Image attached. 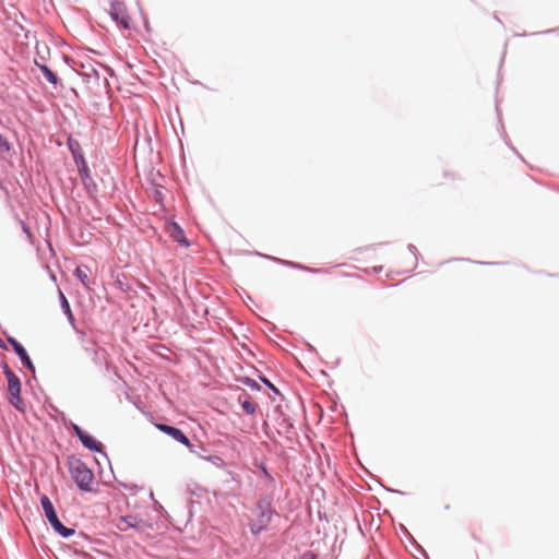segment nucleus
<instances>
[{"mask_svg":"<svg viewBox=\"0 0 559 559\" xmlns=\"http://www.w3.org/2000/svg\"><path fill=\"white\" fill-rule=\"evenodd\" d=\"M272 497L270 495H263L257 501V518L249 523V530L252 535L258 536L267 528L272 522L275 511L272 508Z\"/></svg>","mask_w":559,"mask_h":559,"instance_id":"obj_1","label":"nucleus"},{"mask_svg":"<svg viewBox=\"0 0 559 559\" xmlns=\"http://www.w3.org/2000/svg\"><path fill=\"white\" fill-rule=\"evenodd\" d=\"M69 471L80 490L84 492H92L94 490V474L82 460L71 459L69 461Z\"/></svg>","mask_w":559,"mask_h":559,"instance_id":"obj_2","label":"nucleus"},{"mask_svg":"<svg viewBox=\"0 0 559 559\" xmlns=\"http://www.w3.org/2000/svg\"><path fill=\"white\" fill-rule=\"evenodd\" d=\"M40 504L48 523L58 535H60L63 538H69L70 536L74 535L75 530L72 527L64 526L59 520L55 507L49 497H47L46 495L41 496Z\"/></svg>","mask_w":559,"mask_h":559,"instance_id":"obj_3","label":"nucleus"},{"mask_svg":"<svg viewBox=\"0 0 559 559\" xmlns=\"http://www.w3.org/2000/svg\"><path fill=\"white\" fill-rule=\"evenodd\" d=\"M8 381V402L19 412H26V404L21 397V380L20 378L13 373L7 377Z\"/></svg>","mask_w":559,"mask_h":559,"instance_id":"obj_4","label":"nucleus"},{"mask_svg":"<svg viewBox=\"0 0 559 559\" xmlns=\"http://www.w3.org/2000/svg\"><path fill=\"white\" fill-rule=\"evenodd\" d=\"M118 528L122 532H126L129 528L142 532L147 528H152V524L138 514H128L120 518Z\"/></svg>","mask_w":559,"mask_h":559,"instance_id":"obj_5","label":"nucleus"},{"mask_svg":"<svg viewBox=\"0 0 559 559\" xmlns=\"http://www.w3.org/2000/svg\"><path fill=\"white\" fill-rule=\"evenodd\" d=\"M109 15L114 22L124 29L130 28V17L123 2L115 0L110 3Z\"/></svg>","mask_w":559,"mask_h":559,"instance_id":"obj_6","label":"nucleus"},{"mask_svg":"<svg viewBox=\"0 0 559 559\" xmlns=\"http://www.w3.org/2000/svg\"><path fill=\"white\" fill-rule=\"evenodd\" d=\"M186 447L198 457L209 461L217 467H223L225 465V462L221 456L211 454L202 443L194 444L190 442V445Z\"/></svg>","mask_w":559,"mask_h":559,"instance_id":"obj_7","label":"nucleus"},{"mask_svg":"<svg viewBox=\"0 0 559 559\" xmlns=\"http://www.w3.org/2000/svg\"><path fill=\"white\" fill-rule=\"evenodd\" d=\"M156 427L158 428V430L171 437L177 442L183 445H190L189 438L185 435V432L181 429L166 424H158Z\"/></svg>","mask_w":559,"mask_h":559,"instance_id":"obj_8","label":"nucleus"},{"mask_svg":"<svg viewBox=\"0 0 559 559\" xmlns=\"http://www.w3.org/2000/svg\"><path fill=\"white\" fill-rule=\"evenodd\" d=\"M83 447L88 449L92 452L100 453L105 457H107L106 452L104 451V447L102 442L97 441L94 437L88 435L86 431L79 438Z\"/></svg>","mask_w":559,"mask_h":559,"instance_id":"obj_9","label":"nucleus"},{"mask_svg":"<svg viewBox=\"0 0 559 559\" xmlns=\"http://www.w3.org/2000/svg\"><path fill=\"white\" fill-rule=\"evenodd\" d=\"M82 71L79 74L83 78V80L87 83L94 82L98 83L100 74L98 69L93 63L84 64L82 63Z\"/></svg>","mask_w":559,"mask_h":559,"instance_id":"obj_10","label":"nucleus"},{"mask_svg":"<svg viewBox=\"0 0 559 559\" xmlns=\"http://www.w3.org/2000/svg\"><path fill=\"white\" fill-rule=\"evenodd\" d=\"M79 175L81 177L82 183L87 194L90 197H94L98 192V187L91 176L90 168L85 169V173H79Z\"/></svg>","mask_w":559,"mask_h":559,"instance_id":"obj_11","label":"nucleus"},{"mask_svg":"<svg viewBox=\"0 0 559 559\" xmlns=\"http://www.w3.org/2000/svg\"><path fill=\"white\" fill-rule=\"evenodd\" d=\"M269 258L272 259L273 261L282 264V265H286V266H289V267H293V269H297V270H301V271H305V272H309V273H313V274L322 272L321 269H313V267L305 266V265L299 264L297 262H293V261H288V260H282V259L273 258V257H269Z\"/></svg>","mask_w":559,"mask_h":559,"instance_id":"obj_12","label":"nucleus"},{"mask_svg":"<svg viewBox=\"0 0 559 559\" xmlns=\"http://www.w3.org/2000/svg\"><path fill=\"white\" fill-rule=\"evenodd\" d=\"M35 66L40 70L45 79L55 87L59 84L60 80L58 75L46 64L35 61Z\"/></svg>","mask_w":559,"mask_h":559,"instance_id":"obj_13","label":"nucleus"},{"mask_svg":"<svg viewBox=\"0 0 559 559\" xmlns=\"http://www.w3.org/2000/svg\"><path fill=\"white\" fill-rule=\"evenodd\" d=\"M170 236L176 242L183 243L187 247L190 246V242L187 240L183 229L176 222L171 223Z\"/></svg>","mask_w":559,"mask_h":559,"instance_id":"obj_14","label":"nucleus"},{"mask_svg":"<svg viewBox=\"0 0 559 559\" xmlns=\"http://www.w3.org/2000/svg\"><path fill=\"white\" fill-rule=\"evenodd\" d=\"M17 357L20 358L22 365L28 370L31 371L32 373H35V366L31 359V357L28 356L26 349L24 348V346L22 345L21 347H16V350L14 352Z\"/></svg>","mask_w":559,"mask_h":559,"instance_id":"obj_15","label":"nucleus"},{"mask_svg":"<svg viewBox=\"0 0 559 559\" xmlns=\"http://www.w3.org/2000/svg\"><path fill=\"white\" fill-rule=\"evenodd\" d=\"M60 302H61V309H62L63 313L67 316L68 321L70 322V324L72 326H74V321H75L74 316L72 313V310H71L68 299L66 298V296L62 293H60Z\"/></svg>","mask_w":559,"mask_h":559,"instance_id":"obj_16","label":"nucleus"},{"mask_svg":"<svg viewBox=\"0 0 559 559\" xmlns=\"http://www.w3.org/2000/svg\"><path fill=\"white\" fill-rule=\"evenodd\" d=\"M67 146H68V150L71 152L72 157H75V156L82 154V147H81L80 142L76 139H74L72 135H70L68 138Z\"/></svg>","mask_w":559,"mask_h":559,"instance_id":"obj_17","label":"nucleus"},{"mask_svg":"<svg viewBox=\"0 0 559 559\" xmlns=\"http://www.w3.org/2000/svg\"><path fill=\"white\" fill-rule=\"evenodd\" d=\"M240 401V404H241V408L242 411L248 414V415H254L255 414V411H257V407L255 405L249 400V399H246L243 401Z\"/></svg>","mask_w":559,"mask_h":559,"instance_id":"obj_18","label":"nucleus"},{"mask_svg":"<svg viewBox=\"0 0 559 559\" xmlns=\"http://www.w3.org/2000/svg\"><path fill=\"white\" fill-rule=\"evenodd\" d=\"M73 160H74L75 165L78 166L79 173H85V169H88V166H87V163L85 160L83 153L73 157Z\"/></svg>","mask_w":559,"mask_h":559,"instance_id":"obj_19","label":"nucleus"},{"mask_svg":"<svg viewBox=\"0 0 559 559\" xmlns=\"http://www.w3.org/2000/svg\"><path fill=\"white\" fill-rule=\"evenodd\" d=\"M240 381H241L242 384L249 386L250 389H252L254 391H260L261 390L260 384L255 380H253V379H251L249 377H243V378L240 379Z\"/></svg>","mask_w":559,"mask_h":559,"instance_id":"obj_20","label":"nucleus"},{"mask_svg":"<svg viewBox=\"0 0 559 559\" xmlns=\"http://www.w3.org/2000/svg\"><path fill=\"white\" fill-rule=\"evenodd\" d=\"M75 275L81 281V283L83 285H87L88 277H87L86 273L81 267H76Z\"/></svg>","mask_w":559,"mask_h":559,"instance_id":"obj_21","label":"nucleus"},{"mask_svg":"<svg viewBox=\"0 0 559 559\" xmlns=\"http://www.w3.org/2000/svg\"><path fill=\"white\" fill-rule=\"evenodd\" d=\"M10 148L11 146L8 139L4 135L0 134V151L9 152Z\"/></svg>","mask_w":559,"mask_h":559,"instance_id":"obj_22","label":"nucleus"},{"mask_svg":"<svg viewBox=\"0 0 559 559\" xmlns=\"http://www.w3.org/2000/svg\"><path fill=\"white\" fill-rule=\"evenodd\" d=\"M259 468L260 471L262 472V474L264 475V477L270 481V483H273L274 481V477L270 474V472L267 471V467L265 466L264 463H261L259 465Z\"/></svg>","mask_w":559,"mask_h":559,"instance_id":"obj_23","label":"nucleus"},{"mask_svg":"<svg viewBox=\"0 0 559 559\" xmlns=\"http://www.w3.org/2000/svg\"><path fill=\"white\" fill-rule=\"evenodd\" d=\"M260 380L270 389L272 390L275 394H280V391L278 389L265 377H260Z\"/></svg>","mask_w":559,"mask_h":559,"instance_id":"obj_24","label":"nucleus"},{"mask_svg":"<svg viewBox=\"0 0 559 559\" xmlns=\"http://www.w3.org/2000/svg\"><path fill=\"white\" fill-rule=\"evenodd\" d=\"M8 343L11 345L13 352L16 350V347H21L22 344L17 342L13 336L5 334Z\"/></svg>","mask_w":559,"mask_h":559,"instance_id":"obj_25","label":"nucleus"},{"mask_svg":"<svg viewBox=\"0 0 559 559\" xmlns=\"http://www.w3.org/2000/svg\"><path fill=\"white\" fill-rule=\"evenodd\" d=\"M72 432L78 437V439L85 432L79 425L71 424Z\"/></svg>","mask_w":559,"mask_h":559,"instance_id":"obj_26","label":"nucleus"},{"mask_svg":"<svg viewBox=\"0 0 559 559\" xmlns=\"http://www.w3.org/2000/svg\"><path fill=\"white\" fill-rule=\"evenodd\" d=\"M0 366L3 370L5 378L14 373L5 361H1Z\"/></svg>","mask_w":559,"mask_h":559,"instance_id":"obj_27","label":"nucleus"},{"mask_svg":"<svg viewBox=\"0 0 559 559\" xmlns=\"http://www.w3.org/2000/svg\"><path fill=\"white\" fill-rule=\"evenodd\" d=\"M153 197H154L155 202L163 203L164 194H163V192L160 190L156 189L154 191V195Z\"/></svg>","mask_w":559,"mask_h":559,"instance_id":"obj_28","label":"nucleus"},{"mask_svg":"<svg viewBox=\"0 0 559 559\" xmlns=\"http://www.w3.org/2000/svg\"><path fill=\"white\" fill-rule=\"evenodd\" d=\"M21 227H22L23 233L31 239L32 231H31L29 227L23 221H21Z\"/></svg>","mask_w":559,"mask_h":559,"instance_id":"obj_29","label":"nucleus"},{"mask_svg":"<svg viewBox=\"0 0 559 559\" xmlns=\"http://www.w3.org/2000/svg\"><path fill=\"white\" fill-rule=\"evenodd\" d=\"M407 249H408V251H409L412 254H414V255H415V258H416V259L418 258L419 253H418V250H417L416 246H414V245L409 243V245L407 246Z\"/></svg>","mask_w":559,"mask_h":559,"instance_id":"obj_30","label":"nucleus"},{"mask_svg":"<svg viewBox=\"0 0 559 559\" xmlns=\"http://www.w3.org/2000/svg\"><path fill=\"white\" fill-rule=\"evenodd\" d=\"M300 559H317V556L312 551H306Z\"/></svg>","mask_w":559,"mask_h":559,"instance_id":"obj_31","label":"nucleus"},{"mask_svg":"<svg viewBox=\"0 0 559 559\" xmlns=\"http://www.w3.org/2000/svg\"><path fill=\"white\" fill-rule=\"evenodd\" d=\"M97 66H98L99 68L104 69V70H105L106 72H108L110 75H112V74H114V71H112V69H111V68H109V67H107V66H103V64H100V63H97Z\"/></svg>","mask_w":559,"mask_h":559,"instance_id":"obj_32","label":"nucleus"},{"mask_svg":"<svg viewBox=\"0 0 559 559\" xmlns=\"http://www.w3.org/2000/svg\"><path fill=\"white\" fill-rule=\"evenodd\" d=\"M86 350L90 352L93 355L94 360L96 361L97 358H98V352L96 349H94V348L91 349V350L88 348H86Z\"/></svg>","mask_w":559,"mask_h":559,"instance_id":"obj_33","label":"nucleus"},{"mask_svg":"<svg viewBox=\"0 0 559 559\" xmlns=\"http://www.w3.org/2000/svg\"><path fill=\"white\" fill-rule=\"evenodd\" d=\"M86 350L90 352L93 355L94 360L96 361L97 358H98V352L96 349H94V348L91 349V350L88 348H86Z\"/></svg>","mask_w":559,"mask_h":559,"instance_id":"obj_34","label":"nucleus"},{"mask_svg":"<svg viewBox=\"0 0 559 559\" xmlns=\"http://www.w3.org/2000/svg\"><path fill=\"white\" fill-rule=\"evenodd\" d=\"M501 129H502V133H501V135H502V138H503V140H504L506 144H507V145H509V139H508V135H507V134H506V132H504L503 126H501Z\"/></svg>","mask_w":559,"mask_h":559,"instance_id":"obj_35","label":"nucleus"},{"mask_svg":"<svg viewBox=\"0 0 559 559\" xmlns=\"http://www.w3.org/2000/svg\"><path fill=\"white\" fill-rule=\"evenodd\" d=\"M0 348L4 349V350H8V346H7V344L4 343V341L1 337H0Z\"/></svg>","mask_w":559,"mask_h":559,"instance_id":"obj_36","label":"nucleus"},{"mask_svg":"<svg viewBox=\"0 0 559 559\" xmlns=\"http://www.w3.org/2000/svg\"><path fill=\"white\" fill-rule=\"evenodd\" d=\"M283 424H286L287 428H292L293 427V425L286 418L283 420Z\"/></svg>","mask_w":559,"mask_h":559,"instance_id":"obj_37","label":"nucleus"},{"mask_svg":"<svg viewBox=\"0 0 559 559\" xmlns=\"http://www.w3.org/2000/svg\"><path fill=\"white\" fill-rule=\"evenodd\" d=\"M392 492H396V493H400V495H403V492L401 490H391Z\"/></svg>","mask_w":559,"mask_h":559,"instance_id":"obj_38","label":"nucleus"}]
</instances>
